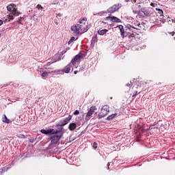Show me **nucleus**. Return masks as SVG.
Instances as JSON below:
<instances>
[{"label": "nucleus", "mask_w": 175, "mask_h": 175, "mask_svg": "<svg viewBox=\"0 0 175 175\" xmlns=\"http://www.w3.org/2000/svg\"><path fill=\"white\" fill-rule=\"evenodd\" d=\"M79 114H80V112L79 111V110H76L74 112V116H79Z\"/></svg>", "instance_id": "26"}, {"label": "nucleus", "mask_w": 175, "mask_h": 175, "mask_svg": "<svg viewBox=\"0 0 175 175\" xmlns=\"http://www.w3.org/2000/svg\"><path fill=\"white\" fill-rule=\"evenodd\" d=\"M51 64H53V62H48V63L46 64V66H50L51 65Z\"/></svg>", "instance_id": "27"}, {"label": "nucleus", "mask_w": 175, "mask_h": 175, "mask_svg": "<svg viewBox=\"0 0 175 175\" xmlns=\"http://www.w3.org/2000/svg\"><path fill=\"white\" fill-rule=\"evenodd\" d=\"M150 6H152L153 8H155V3H151Z\"/></svg>", "instance_id": "28"}, {"label": "nucleus", "mask_w": 175, "mask_h": 175, "mask_svg": "<svg viewBox=\"0 0 175 175\" xmlns=\"http://www.w3.org/2000/svg\"><path fill=\"white\" fill-rule=\"evenodd\" d=\"M105 12H100V13H98V14H105Z\"/></svg>", "instance_id": "33"}, {"label": "nucleus", "mask_w": 175, "mask_h": 175, "mask_svg": "<svg viewBox=\"0 0 175 175\" xmlns=\"http://www.w3.org/2000/svg\"><path fill=\"white\" fill-rule=\"evenodd\" d=\"M137 0H131V2H133V3H136V1H137Z\"/></svg>", "instance_id": "32"}, {"label": "nucleus", "mask_w": 175, "mask_h": 175, "mask_svg": "<svg viewBox=\"0 0 175 175\" xmlns=\"http://www.w3.org/2000/svg\"><path fill=\"white\" fill-rule=\"evenodd\" d=\"M95 110H96V106H92L90 107V110L88 111L85 116V120L87 121H89V120H91V117H92V114L95 113Z\"/></svg>", "instance_id": "5"}, {"label": "nucleus", "mask_w": 175, "mask_h": 175, "mask_svg": "<svg viewBox=\"0 0 175 175\" xmlns=\"http://www.w3.org/2000/svg\"><path fill=\"white\" fill-rule=\"evenodd\" d=\"M50 72H44L41 74L42 77H49V75H50Z\"/></svg>", "instance_id": "19"}, {"label": "nucleus", "mask_w": 175, "mask_h": 175, "mask_svg": "<svg viewBox=\"0 0 175 175\" xmlns=\"http://www.w3.org/2000/svg\"><path fill=\"white\" fill-rule=\"evenodd\" d=\"M36 8L38 10H42V9H43V7L40 4H38V5H37Z\"/></svg>", "instance_id": "23"}, {"label": "nucleus", "mask_w": 175, "mask_h": 175, "mask_svg": "<svg viewBox=\"0 0 175 175\" xmlns=\"http://www.w3.org/2000/svg\"><path fill=\"white\" fill-rule=\"evenodd\" d=\"M2 121H3L5 124H10V120L9 119H8V117H6V115H3V116Z\"/></svg>", "instance_id": "16"}, {"label": "nucleus", "mask_w": 175, "mask_h": 175, "mask_svg": "<svg viewBox=\"0 0 175 175\" xmlns=\"http://www.w3.org/2000/svg\"><path fill=\"white\" fill-rule=\"evenodd\" d=\"M77 73H79V71H78V70L74 71V74H75V75H77Z\"/></svg>", "instance_id": "30"}, {"label": "nucleus", "mask_w": 175, "mask_h": 175, "mask_svg": "<svg viewBox=\"0 0 175 175\" xmlns=\"http://www.w3.org/2000/svg\"><path fill=\"white\" fill-rule=\"evenodd\" d=\"M61 58H62L61 55H59L58 53H56L54 57L51 58L52 64H54V62H58V61H61Z\"/></svg>", "instance_id": "10"}, {"label": "nucleus", "mask_w": 175, "mask_h": 175, "mask_svg": "<svg viewBox=\"0 0 175 175\" xmlns=\"http://www.w3.org/2000/svg\"><path fill=\"white\" fill-rule=\"evenodd\" d=\"M72 68V64L70 63L68 65H67L64 69L62 70L61 72L62 74L64 73H69L70 72V69Z\"/></svg>", "instance_id": "12"}, {"label": "nucleus", "mask_w": 175, "mask_h": 175, "mask_svg": "<svg viewBox=\"0 0 175 175\" xmlns=\"http://www.w3.org/2000/svg\"><path fill=\"white\" fill-rule=\"evenodd\" d=\"M59 72H62V71L59 70H56L50 72V73H52L53 75H54V74L59 73Z\"/></svg>", "instance_id": "22"}, {"label": "nucleus", "mask_w": 175, "mask_h": 175, "mask_svg": "<svg viewBox=\"0 0 175 175\" xmlns=\"http://www.w3.org/2000/svg\"><path fill=\"white\" fill-rule=\"evenodd\" d=\"M71 31H72L75 35H79L80 31H81V25L76 24L71 27Z\"/></svg>", "instance_id": "4"}, {"label": "nucleus", "mask_w": 175, "mask_h": 175, "mask_svg": "<svg viewBox=\"0 0 175 175\" xmlns=\"http://www.w3.org/2000/svg\"><path fill=\"white\" fill-rule=\"evenodd\" d=\"M2 24H3V21H2V20L0 19V26L2 25Z\"/></svg>", "instance_id": "29"}, {"label": "nucleus", "mask_w": 175, "mask_h": 175, "mask_svg": "<svg viewBox=\"0 0 175 175\" xmlns=\"http://www.w3.org/2000/svg\"><path fill=\"white\" fill-rule=\"evenodd\" d=\"M79 24H85L87 23V18L84 17L83 18L79 19Z\"/></svg>", "instance_id": "18"}, {"label": "nucleus", "mask_w": 175, "mask_h": 175, "mask_svg": "<svg viewBox=\"0 0 175 175\" xmlns=\"http://www.w3.org/2000/svg\"><path fill=\"white\" fill-rule=\"evenodd\" d=\"M18 23H21V18H20V19L18 21Z\"/></svg>", "instance_id": "35"}, {"label": "nucleus", "mask_w": 175, "mask_h": 175, "mask_svg": "<svg viewBox=\"0 0 175 175\" xmlns=\"http://www.w3.org/2000/svg\"><path fill=\"white\" fill-rule=\"evenodd\" d=\"M75 40H77V38H75V37H71L70 40L68 41V44H70V43H72V42H75Z\"/></svg>", "instance_id": "21"}, {"label": "nucleus", "mask_w": 175, "mask_h": 175, "mask_svg": "<svg viewBox=\"0 0 175 175\" xmlns=\"http://www.w3.org/2000/svg\"><path fill=\"white\" fill-rule=\"evenodd\" d=\"M41 133L44 135H54V133H59V131L58 130H54V129H42L40 131Z\"/></svg>", "instance_id": "6"}, {"label": "nucleus", "mask_w": 175, "mask_h": 175, "mask_svg": "<svg viewBox=\"0 0 175 175\" xmlns=\"http://www.w3.org/2000/svg\"><path fill=\"white\" fill-rule=\"evenodd\" d=\"M7 10L10 12V14L8 16L9 21L10 20H14V17L20 16L21 13L17 10V5L14 4H10L7 6Z\"/></svg>", "instance_id": "1"}, {"label": "nucleus", "mask_w": 175, "mask_h": 175, "mask_svg": "<svg viewBox=\"0 0 175 175\" xmlns=\"http://www.w3.org/2000/svg\"><path fill=\"white\" fill-rule=\"evenodd\" d=\"M106 20H110L112 23H121V19L116 16H107L106 17Z\"/></svg>", "instance_id": "11"}, {"label": "nucleus", "mask_w": 175, "mask_h": 175, "mask_svg": "<svg viewBox=\"0 0 175 175\" xmlns=\"http://www.w3.org/2000/svg\"><path fill=\"white\" fill-rule=\"evenodd\" d=\"M172 36H174V32H172Z\"/></svg>", "instance_id": "39"}, {"label": "nucleus", "mask_w": 175, "mask_h": 175, "mask_svg": "<svg viewBox=\"0 0 175 175\" xmlns=\"http://www.w3.org/2000/svg\"><path fill=\"white\" fill-rule=\"evenodd\" d=\"M172 23H175V18L172 20Z\"/></svg>", "instance_id": "36"}, {"label": "nucleus", "mask_w": 175, "mask_h": 175, "mask_svg": "<svg viewBox=\"0 0 175 175\" xmlns=\"http://www.w3.org/2000/svg\"><path fill=\"white\" fill-rule=\"evenodd\" d=\"M57 16H58L59 17H61V16H62V14H57Z\"/></svg>", "instance_id": "34"}, {"label": "nucleus", "mask_w": 175, "mask_h": 175, "mask_svg": "<svg viewBox=\"0 0 175 175\" xmlns=\"http://www.w3.org/2000/svg\"><path fill=\"white\" fill-rule=\"evenodd\" d=\"M109 32L108 29H99L98 31V35H100L101 36H103V35H106Z\"/></svg>", "instance_id": "14"}, {"label": "nucleus", "mask_w": 175, "mask_h": 175, "mask_svg": "<svg viewBox=\"0 0 175 175\" xmlns=\"http://www.w3.org/2000/svg\"><path fill=\"white\" fill-rule=\"evenodd\" d=\"M118 9H120V5L115 4V5H112L111 7H110L109 8H108L107 12L108 13H115V12H117V10H118Z\"/></svg>", "instance_id": "8"}, {"label": "nucleus", "mask_w": 175, "mask_h": 175, "mask_svg": "<svg viewBox=\"0 0 175 175\" xmlns=\"http://www.w3.org/2000/svg\"><path fill=\"white\" fill-rule=\"evenodd\" d=\"M165 21H166L165 20H163V23H165Z\"/></svg>", "instance_id": "40"}, {"label": "nucleus", "mask_w": 175, "mask_h": 175, "mask_svg": "<svg viewBox=\"0 0 175 175\" xmlns=\"http://www.w3.org/2000/svg\"><path fill=\"white\" fill-rule=\"evenodd\" d=\"M18 137H24L25 138V136L24 135H21L18 136Z\"/></svg>", "instance_id": "31"}, {"label": "nucleus", "mask_w": 175, "mask_h": 175, "mask_svg": "<svg viewBox=\"0 0 175 175\" xmlns=\"http://www.w3.org/2000/svg\"><path fill=\"white\" fill-rule=\"evenodd\" d=\"M61 137H62V134H58L57 133H54V135H52L51 137V144H50V147H51V146H55V144H57V143H58V142L59 141V139H61Z\"/></svg>", "instance_id": "3"}, {"label": "nucleus", "mask_w": 175, "mask_h": 175, "mask_svg": "<svg viewBox=\"0 0 175 175\" xmlns=\"http://www.w3.org/2000/svg\"><path fill=\"white\" fill-rule=\"evenodd\" d=\"M117 28H118L120 31V35L124 38V33H125V30H124V26L119 25L117 26Z\"/></svg>", "instance_id": "13"}, {"label": "nucleus", "mask_w": 175, "mask_h": 175, "mask_svg": "<svg viewBox=\"0 0 175 175\" xmlns=\"http://www.w3.org/2000/svg\"><path fill=\"white\" fill-rule=\"evenodd\" d=\"M156 10H158L159 14H160V17H163V11L159 8H156Z\"/></svg>", "instance_id": "20"}, {"label": "nucleus", "mask_w": 175, "mask_h": 175, "mask_svg": "<svg viewBox=\"0 0 175 175\" xmlns=\"http://www.w3.org/2000/svg\"><path fill=\"white\" fill-rule=\"evenodd\" d=\"M117 116V113H113L112 115H110L107 118V120L108 121H110L111 120H113V118H116V116Z\"/></svg>", "instance_id": "17"}, {"label": "nucleus", "mask_w": 175, "mask_h": 175, "mask_svg": "<svg viewBox=\"0 0 175 175\" xmlns=\"http://www.w3.org/2000/svg\"><path fill=\"white\" fill-rule=\"evenodd\" d=\"M1 36H2V33H0V38H1Z\"/></svg>", "instance_id": "41"}, {"label": "nucleus", "mask_w": 175, "mask_h": 175, "mask_svg": "<svg viewBox=\"0 0 175 175\" xmlns=\"http://www.w3.org/2000/svg\"><path fill=\"white\" fill-rule=\"evenodd\" d=\"M76 128H77V124H76L75 123H71L68 126V129L70 131H75Z\"/></svg>", "instance_id": "15"}, {"label": "nucleus", "mask_w": 175, "mask_h": 175, "mask_svg": "<svg viewBox=\"0 0 175 175\" xmlns=\"http://www.w3.org/2000/svg\"><path fill=\"white\" fill-rule=\"evenodd\" d=\"M126 2H129L131 0H124Z\"/></svg>", "instance_id": "38"}, {"label": "nucleus", "mask_w": 175, "mask_h": 175, "mask_svg": "<svg viewBox=\"0 0 175 175\" xmlns=\"http://www.w3.org/2000/svg\"><path fill=\"white\" fill-rule=\"evenodd\" d=\"M70 120H72V116L69 115L68 117L66 118V119L60 120V124H61L62 126H64L66 125L67 124H68L69 122L70 121Z\"/></svg>", "instance_id": "9"}, {"label": "nucleus", "mask_w": 175, "mask_h": 175, "mask_svg": "<svg viewBox=\"0 0 175 175\" xmlns=\"http://www.w3.org/2000/svg\"><path fill=\"white\" fill-rule=\"evenodd\" d=\"M65 53H66V51H62V52H58L57 53H59L60 57H62Z\"/></svg>", "instance_id": "25"}, {"label": "nucleus", "mask_w": 175, "mask_h": 175, "mask_svg": "<svg viewBox=\"0 0 175 175\" xmlns=\"http://www.w3.org/2000/svg\"><path fill=\"white\" fill-rule=\"evenodd\" d=\"M136 94H137V92H136L135 94H134L133 96H135V95H136Z\"/></svg>", "instance_id": "42"}, {"label": "nucleus", "mask_w": 175, "mask_h": 175, "mask_svg": "<svg viewBox=\"0 0 175 175\" xmlns=\"http://www.w3.org/2000/svg\"><path fill=\"white\" fill-rule=\"evenodd\" d=\"M81 58H83V54L79 53L75 56L70 64H71V65H76L77 62H80V61H81Z\"/></svg>", "instance_id": "7"}, {"label": "nucleus", "mask_w": 175, "mask_h": 175, "mask_svg": "<svg viewBox=\"0 0 175 175\" xmlns=\"http://www.w3.org/2000/svg\"><path fill=\"white\" fill-rule=\"evenodd\" d=\"M174 40H175V37L174 38Z\"/></svg>", "instance_id": "43"}, {"label": "nucleus", "mask_w": 175, "mask_h": 175, "mask_svg": "<svg viewBox=\"0 0 175 175\" xmlns=\"http://www.w3.org/2000/svg\"><path fill=\"white\" fill-rule=\"evenodd\" d=\"M126 85H127L128 87H131V84H130V83H128Z\"/></svg>", "instance_id": "37"}, {"label": "nucleus", "mask_w": 175, "mask_h": 175, "mask_svg": "<svg viewBox=\"0 0 175 175\" xmlns=\"http://www.w3.org/2000/svg\"><path fill=\"white\" fill-rule=\"evenodd\" d=\"M110 111V107L108 105H104L100 112L98 114V119L100 120V118H103V117H106L109 114V112Z\"/></svg>", "instance_id": "2"}, {"label": "nucleus", "mask_w": 175, "mask_h": 175, "mask_svg": "<svg viewBox=\"0 0 175 175\" xmlns=\"http://www.w3.org/2000/svg\"><path fill=\"white\" fill-rule=\"evenodd\" d=\"M93 148H94V150H96V148H98V144H96V142H94Z\"/></svg>", "instance_id": "24"}]
</instances>
